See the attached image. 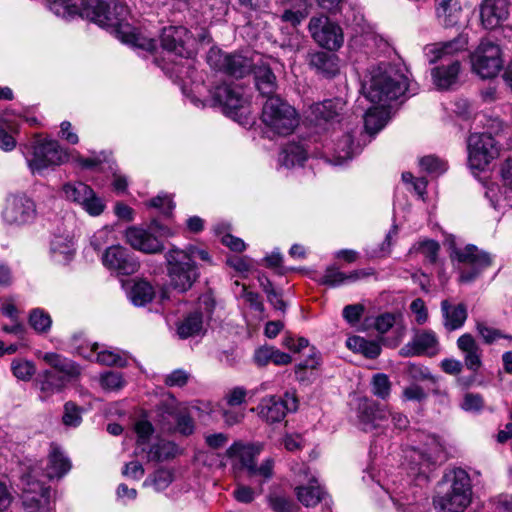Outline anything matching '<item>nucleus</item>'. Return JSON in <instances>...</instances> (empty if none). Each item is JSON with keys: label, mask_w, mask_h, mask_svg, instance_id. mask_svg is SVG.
I'll use <instances>...</instances> for the list:
<instances>
[{"label": "nucleus", "mask_w": 512, "mask_h": 512, "mask_svg": "<svg viewBox=\"0 0 512 512\" xmlns=\"http://www.w3.org/2000/svg\"><path fill=\"white\" fill-rule=\"evenodd\" d=\"M362 89L366 98L377 104L369 108L364 116L365 130L369 134H376L386 125L387 104L404 95L408 89V79L400 68L381 63L367 70Z\"/></svg>", "instance_id": "f257e3e1"}, {"label": "nucleus", "mask_w": 512, "mask_h": 512, "mask_svg": "<svg viewBox=\"0 0 512 512\" xmlns=\"http://www.w3.org/2000/svg\"><path fill=\"white\" fill-rule=\"evenodd\" d=\"M50 9L65 19L79 15L101 27L118 28L126 15L119 0H53Z\"/></svg>", "instance_id": "f03ea898"}, {"label": "nucleus", "mask_w": 512, "mask_h": 512, "mask_svg": "<svg viewBox=\"0 0 512 512\" xmlns=\"http://www.w3.org/2000/svg\"><path fill=\"white\" fill-rule=\"evenodd\" d=\"M467 46V37L459 35L451 41L432 43L424 47V56L430 64L438 61H448L446 64L441 63L431 71L433 83L438 89L447 90L458 83L461 63L454 57L465 51Z\"/></svg>", "instance_id": "7ed1b4c3"}, {"label": "nucleus", "mask_w": 512, "mask_h": 512, "mask_svg": "<svg viewBox=\"0 0 512 512\" xmlns=\"http://www.w3.org/2000/svg\"><path fill=\"white\" fill-rule=\"evenodd\" d=\"M441 488L446 491L434 498L435 507L441 512H461L471 502L472 488L469 474L461 469L455 468L444 474Z\"/></svg>", "instance_id": "20e7f679"}, {"label": "nucleus", "mask_w": 512, "mask_h": 512, "mask_svg": "<svg viewBox=\"0 0 512 512\" xmlns=\"http://www.w3.org/2000/svg\"><path fill=\"white\" fill-rule=\"evenodd\" d=\"M40 467L31 465L23 471L20 478L22 488V505L26 512H54L55 497L50 486L37 477Z\"/></svg>", "instance_id": "39448f33"}, {"label": "nucleus", "mask_w": 512, "mask_h": 512, "mask_svg": "<svg viewBox=\"0 0 512 512\" xmlns=\"http://www.w3.org/2000/svg\"><path fill=\"white\" fill-rule=\"evenodd\" d=\"M32 174H42L68 161L67 151L55 140L35 139L23 151Z\"/></svg>", "instance_id": "423d86ee"}, {"label": "nucleus", "mask_w": 512, "mask_h": 512, "mask_svg": "<svg viewBox=\"0 0 512 512\" xmlns=\"http://www.w3.org/2000/svg\"><path fill=\"white\" fill-rule=\"evenodd\" d=\"M262 121L273 133L286 136L298 126L296 110L280 97H269L263 105Z\"/></svg>", "instance_id": "0eeeda50"}, {"label": "nucleus", "mask_w": 512, "mask_h": 512, "mask_svg": "<svg viewBox=\"0 0 512 512\" xmlns=\"http://www.w3.org/2000/svg\"><path fill=\"white\" fill-rule=\"evenodd\" d=\"M261 450V445L245 444L237 441L227 449L226 455L235 461V466L245 469L249 477H261L262 484L273 476L274 461L268 458L260 466H256L255 461Z\"/></svg>", "instance_id": "6e6552de"}, {"label": "nucleus", "mask_w": 512, "mask_h": 512, "mask_svg": "<svg viewBox=\"0 0 512 512\" xmlns=\"http://www.w3.org/2000/svg\"><path fill=\"white\" fill-rule=\"evenodd\" d=\"M165 260L171 285L180 292L189 290L199 277L195 262L175 246L165 254Z\"/></svg>", "instance_id": "1a4fd4ad"}, {"label": "nucleus", "mask_w": 512, "mask_h": 512, "mask_svg": "<svg viewBox=\"0 0 512 512\" xmlns=\"http://www.w3.org/2000/svg\"><path fill=\"white\" fill-rule=\"evenodd\" d=\"M211 94L215 105L222 107L228 117L240 124H249V100L243 88L224 83L216 86Z\"/></svg>", "instance_id": "9d476101"}, {"label": "nucleus", "mask_w": 512, "mask_h": 512, "mask_svg": "<svg viewBox=\"0 0 512 512\" xmlns=\"http://www.w3.org/2000/svg\"><path fill=\"white\" fill-rule=\"evenodd\" d=\"M451 258L456 259L459 263V282L461 283L475 281L492 264L491 255L474 245L454 249Z\"/></svg>", "instance_id": "9b49d317"}, {"label": "nucleus", "mask_w": 512, "mask_h": 512, "mask_svg": "<svg viewBox=\"0 0 512 512\" xmlns=\"http://www.w3.org/2000/svg\"><path fill=\"white\" fill-rule=\"evenodd\" d=\"M390 418L397 429L401 430L408 426L409 421L402 413L391 412L368 399L360 400L358 405V421L363 431L369 432L377 427L385 426Z\"/></svg>", "instance_id": "f8f14e48"}, {"label": "nucleus", "mask_w": 512, "mask_h": 512, "mask_svg": "<svg viewBox=\"0 0 512 512\" xmlns=\"http://www.w3.org/2000/svg\"><path fill=\"white\" fill-rule=\"evenodd\" d=\"M208 64L215 70L236 77L243 78L255 66L254 59L242 54H227L217 48H211L207 54Z\"/></svg>", "instance_id": "ddd939ff"}, {"label": "nucleus", "mask_w": 512, "mask_h": 512, "mask_svg": "<svg viewBox=\"0 0 512 512\" xmlns=\"http://www.w3.org/2000/svg\"><path fill=\"white\" fill-rule=\"evenodd\" d=\"M473 71L481 78L495 77L503 66L501 51L497 44L484 40L471 56Z\"/></svg>", "instance_id": "4468645a"}, {"label": "nucleus", "mask_w": 512, "mask_h": 512, "mask_svg": "<svg viewBox=\"0 0 512 512\" xmlns=\"http://www.w3.org/2000/svg\"><path fill=\"white\" fill-rule=\"evenodd\" d=\"M3 221L8 225H24L36 217L35 202L24 193L9 194L1 212Z\"/></svg>", "instance_id": "2eb2a0df"}, {"label": "nucleus", "mask_w": 512, "mask_h": 512, "mask_svg": "<svg viewBox=\"0 0 512 512\" xmlns=\"http://www.w3.org/2000/svg\"><path fill=\"white\" fill-rule=\"evenodd\" d=\"M498 155L494 138L486 133H472L468 138V164L482 171Z\"/></svg>", "instance_id": "dca6fc26"}, {"label": "nucleus", "mask_w": 512, "mask_h": 512, "mask_svg": "<svg viewBox=\"0 0 512 512\" xmlns=\"http://www.w3.org/2000/svg\"><path fill=\"white\" fill-rule=\"evenodd\" d=\"M308 29L314 41L328 50H338L344 42L341 27L327 16H314L310 19Z\"/></svg>", "instance_id": "f3484780"}, {"label": "nucleus", "mask_w": 512, "mask_h": 512, "mask_svg": "<svg viewBox=\"0 0 512 512\" xmlns=\"http://www.w3.org/2000/svg\"><path fill=\"white\" fill-rule=\"evenodd\" d=\"M62 191L67 200L81 206L90 216H99L105 209L103 200L83 182H68L63 185Z\"/></svg>", "instance_id": "a211bd4d"}, {"label": "nucleus", "mask_w": 512, "mask_h": 512, "mask_svg": "<svg viewBox=\"0 0 512 512\" xmlns=\"http://www.w3.org/2000/svg\"><path fill=\"white\" fill-rule=\"evenodd\" d=\"M298 408V400L294 393L286 392L284 397L266 396L261 399L256 410L258 416L267 423L282 421L287 412H294Z\"/></svg>", "instance_id": "6ab92c4d"}, {"label": "nucleus", "mask_w": 512, "mask_h": 512, "mask_svg": "<svg viewBox=\"0 0 512 512\" xmlns=\"http://www.w3.org/2000/svg\"><path fill=\"white\" fill-rule=\"evenodd\" d=\"M441 451L442 447L435 437L429 438V443L424 451L412 449L409 455L410 474L424 481H428V474L431 472V467L437 461Z\"/></svg>", "instance_id": "aec40b11"}, {"label": "nucleus", "mask_w": 512, "mask_h": 512, "mask_svg": "<svg viewBox=\"0 0 512 512\" xmlns=\"http://www.w3.org/2000/svg\"><path fill=\"white\" fill-rule=\"evenodd\" d=\"M345 105L341 98L314 103L306 111V118L315 126L333 125L341 121Z\"/></svg>", "instance_id": "412c9836"}, {"label": "nucleus", "mask_w": 512, "mask_h": 512, "mask_svg": "<svg viewBox=\"0 0 512 512\" xmlns=\"http://www.w3.org/2000/svg\"><path fill=\"white\" fill-rule=\"evenodd\" d=\"M192 34L183 26L165 27L161 33V45L163 49L180 57H190L193 53Z\"/></svg>", "instance_id": "4be33fe9"}, {"label": "nucleus", "mask_w": 512, "mask_h": 512, "mask_svg": "<svg viewBox=\"0 0 512 512\" xmlns=\"http://www.w3.org/2000/svg\"><path fill=\"white\" fill-rule=\"evenodd\" d=\"M102 263L106 268L120 275L134 274L139 268V263L133 255L120 245L108 247L102 255Z\"/></svg>", "instance_id": "5701e85b"}, {"label": "nucleus", "mask_w": 512, "mask_h": 512, "mask_svg": "<svg viewBox=\"0 0 512 512\" xmlns=\"http://www.w3.org/2000/svg\"><path fill=\"white\" fill-rule=\"evenodd\" d=\"M440 349L439 340L432 330L417 331L412 340L401 347L399 354L403 357L435 356Z\"/></svg>", "instance_id": "b1692460"}, {"label": "nucleus", "mask_w": 512, "mask_h": 512, "mask_svg": "<svg viewBox=\"0 0 512 512\" xmlns=\"http://www.w3.org/2000/svg\"><path fill=\"white\" fill-rule=\"evenodd\" d=\"M126 242L135 250L147 254L160 253L164 249L163 242L158 239V236L153 234L150 226L148 229H143L136 226H131L125 231Z\"/></svg>", "instance_id": "393cba45"}, {"label": "nucleus", "mask_w": 512, "mask_h": 512, "mask_svg": "<svg viewBox=\"0 0 512 512\" xmlns=\"http://www.w3.org/2000/svg\"><path fill=\"white\" fill-rule=\"evenodd\" d=\"M215 307L214 300L205 295L199 299V308L204 309V313H200L198 311L189 314L179 325L177 328V333L180 338L186 339L188 337H192L197 335L202 330L203 317L209 319L213 313Z\"/></svg>", "instance_id": "a878e982"}, {"label": "nucleus", "mask_w": 512, "mask_h": 512, "mask_svg": "<svg viewBox=\"0 0 512 512\" xmlns=\"http://www.w3.org/2000/svg\"><path fill=\"white\" fill-rule=\"evenodd\" d=\"M458 350L463 355L466 368L477 373L483 366V350L470 333L462 334L456 341Z\"/></svg>", "instance_id": "bb28decb"}, {"label": "nucleus", "mask_w": 512, "mask_h": 512, "mask_svg": "<svg viewBox=\"0 0 512 512\" xmlns=\"http://www.w3.org/2000/svg\"><path fill=\"white\" fill-rule=\"evenodd\" d=\"M507 0H484L480 8V18L484 28L494 29L508 18Z\"/></svg>", "instance_id": "cd10ccee"}, {"label": "nucleus", "mask_w": 512, "mask_h": 512, "mask_svg": "<svg viewBox=\"0 0 512 512\" xmlns=\"http://www.w3.org/2000/svg\"><path fill=\"white\" fill-rule=\"evenodd\" d=\"M373 272L371 270H354L349 273H344L334 266L326 268L323 276L318 280L319 284L329 286L332 288L339 287L341 285L355 283L361 279H364Z\"/></svg>", "instance_id": "c85d7f7f"}, {"label": "nucleus", "mask_w": 512, "mask_h": 512, "mask_svg": "<svg viewBox=\"0 0 512 512\" xmlns=\"http://www.w3.org/2000/svg\"><path fill=\"white\" fill-rule=\"evenodd\" d=\"M441 314L444 328L451 332L462 328L467 320L468 312L464 303L452 304L449 300L441 301Z\"/></svg>", "instance_id": "c756f323"}, {"label": "nucleus", "mask_w": 512, "mask_h": 512, "mask_svg": "<svg viewBox=\"0 0 512 512\" xmlns=\"http://www.w3.org/2000/svg\"><path fill=\"white\" fill-rule=\"evenodd\" d=\"M302 471L307 477V484H302L295 488L297 499L306 507H315L324 499L325 491L318 484L315 476L308 477V468H303Z\"/></svg>", "instance_id": "7c9ffc66"}, {"label": "nucleus", "mask_w": 512, "mask_h": 512, "mask_svg": "<svg viewBox=\"0 0 512 512\" xmlns=\"http://www.w3.org/2000/svg\"><path fill=\"white\" fill-rule=\"evenodd\" d=\"M52 258L59 263H66L75 254L74 237L70 232L55 234L50 243Z\"/></svg>", "instance_id": "2f4dec72"}, {"label": "nucleus", "mask_w": 512, "mask_h": 512, "mask_svg": "<svg viewBox=\"0 0 512 512\" xmlns=\"http://www.w3.org/2000/svg\"><path fill=\"white\" fill-rule=\"evenodd\" d=\"M309 64L319 74L334 77L339 72V58L335 54L316 52L310 55Z\"/></svg>", "instance_id": "473e14b6"}, {"label": "nucleus", "mask_w": 512, "mask_h": 512, "mask_svg": "<svg viewBox=\"0 0 512 512\" xmlns=\"http://www.w3.org/2000/svg\"><path fill=\"white\" fill-rule=\"evenodd\" d=\"M45 363L55 369V372L70 379L78 377L81 373L79 365L60 354L48 352L42 356Z\"/></svg>", "instance_id": "72a5a7b5"}, {"label": "nucleus", "mask_w": 512, "mask_h": 512, "mask_svg": "<svg viewBox=\"0 0 512 512\" xmlns=\"http://www.w3.org/2000/svg\"><path fill=\"white\" fill-rule=\"evenodd\" d=\"M252 71L254 72L255 84L259 92L268 98L274 97L276 77L272 70L265 65L257 66L255 64Z\"/></svg>", "instance_id": "f704fd0d"}, {"label": "nucleus", "mask_w": 512, "mask_h": 512, "mask_svg": "<svg viewBox=\"0 0 512 512\" xmlns=\"http://www.w3.org/2000/svg\"><path fill=\"white\" fill-rule=\"evenodd\" d=\"M71 469L70 461L56 447L52 448L46 466V476L49 479L61 478Z\"/></svg>", "instance_id": "c9c22d12"}, {"label": "nucleus", "mask_w": 512, "mask_h": 512, "mask_svg": "<svg viewBox=\"0 0 512 512\" xmlns=\"http://www.w3.org/2000/svg\"><path fill=\"white\" fill-rule=\"evenodd\" d=\"M71 379L52 370L44 371L39 378V388L45 396L58 393L63 390Z\"/></svg>", "instance_id": "e433bc0d"}, {"label": "nucleus", "mask_w": 512, "mask_h": 512, "mask_svg": "<svg viewBox=\"0 0 512 512\" xmlns=\"http://www.w3.org/2000/svg\"><path fill=\"white\" fill-rule=\"evenodd\" d=\"M307 159V151L301 144L289 143L287 144L279 155V164L286 167L292 168L295 166H301Z\"/></svg>", "instance_id": "4c0bfd02"}, {"label": "nucleus", "mask_w": 512, "mask_h": 512, "mask_svg": "<svg viewBox=\"0 0 512 512\" xmlns=\"http://www.w3.org/2000/svg\"><path fill=\"white\" fill-rule=\"evenodd\" d=\"M346 346L355 353H360L366 358L374 359L380 355V345L361 336H351L346 340Z\"/></svg>", "instance_id": "58836bf2"}, {"label": "nucleus", "mask_w": 512, "mask_h": 512, "mask_svg": "<svg viewBox=\"0 0 512 512\" xmlns=\"http://www.w3.org/2000/svg\"><path fill=\"white\" fill-rule=\"evenodd\" d=\"M154 296V288L145 280L135 281L128 292V297L135 306H145L152 301Z\"/></svg>", "instance_id": "ea45409f"}, {"label": "nucleus", "mask_w": 512, "mask_h": 512, "mask_svg": "<svg viewBox=\"0 0 512 512\" xmlns=\"http://www.w3.org/2000/svg\"><path fill=\"white\" fill-rule=\"evenodd\" d=\"M178 453V447L175 443L161 440L150 447L147 452L149 461H165L174 458Z\"/></svg>", "instance_id": "a19ab883"}, {"label": "nucleus", "mask_w": 512, "mask_h": 512, "mask_svg": "<svg viewBox=\"0 0 512 512\" xmlns=\"http://www.w3.org/2000/svg\"><path fill=\"white\" fill-rule=\"evenodd\" d=\"M355 153L356 147L354 146L353 137L350 133H346L334 147L336 164H342L344 161L351 159Z\"/></svg>", "instance_id": "79ce46f5"}, {"label": "nucleus", "mask_w": 512, "mask_h": 512, "mask_svg": "<svg viewBox=\"0 0 512 512\" xmlns=\"http://www.w3.org/2000/svg\"><path fill=\"white\" fill-rule=\"evenodd\" d=\"M173 481V473L168 469H159L144 482V487H153L157 492L165 490Z\"/></svg>", "instance_id": "37998d69"}, {"label": "nucleus", "mask_w": 512, "mask_h": 512, "mask_svg": "<svg viewBox=\"0 0 512 512\" xmlns=\"http://www.w3.org/2000/svg\"><path fill=\"white\" fill-rule=\"evenodd\" d=\"M29 324L37 333L45 334L51 328L52 319L43 309L35 308L29 314Z\"/></svg>", "instance_id": "c03bdc74"}, {"label": "nucleus", "mask_w": 512, "mask_h": 512, "mask_svg": "<svg viewBox=\"0 0 512 512\" xmlns=\"http://www.w3.org/2000/svg\"><path fill=\"white\" fill-rule=\"evenodd\" d=\"M71 348L76 354L83 358L94 361V356L96 350L99 349V346L97 343H87L81 338V336L74 335L71 339Z\"/></svg>", "instance_id": "a18cd8bd"}, {"label": "nucleus", "mask_w": 512, "mask_h": 512, "mask_svg": "<svg viewBox=\"0 0 512 512\" xmlns=\"http://www.w3.org/2000/svg\"><path fill=\"white\" fill-rule=\"evenodd\" d=\"M13 375L22 381H28L35 374L36 368L33 362L25 359H14L11 363Z\"/></svg>", "instance_id": "49530a36"}, {"label": "nucleus", "mask_w": 512, "mask_h": 512, "mask_svg": "<svg viewBox=\"0 0 512 512\" xmlns=\"http://www.w3.org/2000/svg\"><path fill=\"white\" fill-rule=\"evenodd\" d=\"M94 361L107 366H120L126 365V360L120 355L119 352L110 349L96 350Z\"/></svg>", "instance_id": "de8ad7c7"}, {"label": "nucleus", "mask_w": 512, "mask_h": 512, "mask_svg": "<svg viewBox=\"0 0 512 512\" xmlns=\"http://www.w3.org/2000/svg\"><path fill=\"white\" fill-rule=\"evenodd\" d=\"M372 393L383 400L387 399L391 392V382L389 377L384 373H378L373 376L372 381Z\"/></svg>", "instance_id": "09e8293b"}, {"label": "nucleus", "mask_w": 512, "mask_h": 512, "mask_svg": "<svg viewBox=\"0 0 512 512\" xmlns=\"http://www.w3.org/2000/svg\"><path fill=\"white\" fill-rule=\"evenodd\" d=\"M82 421L81 408L73 402H66L62 422L67 427H77Z\"/></svg>", "instance_id": "8fccbe9b"}, {"label": "nucleus", "mask_w": 512, "mask_h": 512, "mask_svg": "<svg viewBox=\"0 0 512 512\" xmlns=\"http://www.w3.org/2000/svg\"><path fill=\"white\" fill-rule=\"evenodd\" d=\"M419 164L424 171L435 176L441 175L447 170L446 163L432 155L421 158Z\"/></svg>", "instance_id": "3c124183"}, {"label": "nucleus", "mask_w": 512, "mask_h": 512, "mask_svg": "<svg viewBox=\"0 0 512 512\" xmlns=\"http://www.w3.org/2000/svg\"><path fill=\"white\" fill-rule=\"evenodd\" d=\"M100 384L103 389L114 391L124 386V380L121 373L109 371L101 375Z\"/></svg>", "instance_id": "603ef678"}, {"label": "nucleus", "mask_w": 512, "mask_h": 512, "mask_svg": "<svg viewBox=\"0 0 512 512\" xmlns=\"http://www.w3.org/2000/svg\"><path fill=\"white\" fill-rule=\"evenodd\" d=\"M399 505L402 512H426L428 499L424 494L419 495L415 502L410 501L408 497H404L399 500Z\"/></svg>", "instance_id": "864d4df0"}, {"label": "nucleus", "mask_w": 512, "mask_h": 512, "mask_svg": "<svg viewBox=\"0 0 512 512\" xmlns=\"http://www.w3.org/2000/svg\"><path fill=\"white\" fill-rule=\"evenodd\" d=\"M461 12H462V10H461L460 5H454V6H450V8L448 10H445L444 14L442 11L436 15H437L439 22L443 26L454 27L459 23Z\"/></svg>", "instance_id": "5fc2aeb1"}, {"label": "nucleus", "mask_w": 512, "mask_h": 512, "mask_svg": "<svg viewBox=\"0 0 512 512\" xmlns=\"http://www.w3.org/2000/svg\"><path fill=\"white\" fill-rule=\"evenodd\" d=\"M476 330L486 344H491L498 338L512 339V336L504 335L500 330L489 327L483 322L476 323Z\"/></svg>", "instance_id": "6e6d98bb"}, {"label": "nucleus", "mask_w": 512, "mask_h": 512, "mask_svg": "<svg viewBox=\"0 0 512 512\" xmlns=\"http://www.w3.org/2000/svg\"><path fill=\"white\" fill-rule=\"evenodd\" d=\"M135 432L137 434L138 449L141 448L144 451L145 449L142 446L147 443L154 432V428L150 422L141 420L135 424Z\"/></svg>", "instance_id": "4d7b16f0"}, {"label": "nucleus", "mask_w": 512, "mask_h": 512, "mask_svg": "<svg viewBox=\"0 0 512 512\" xmlns=\"http://www.w3.org/2000/svg\"><path fill=\"white\" fill-rule=\"evenodd\" d=\"M122 41L135 47H139L145 50H154L156 44L153 39H147L141 37L135 33L123 32Z\"/></svg>", "instance_id": "13d9d810"}, {"label": "nucleus", "mask_w": 512, "mask_h": 512, "mask_svg": "<svg viewBox=\"0 0 512 512\" xmlns=\"http://www.w3.org/2000/svg\"><path fill=\"white\" fill-rule=\"evenodd\" d=\"M407 373L414 381H431L436 382V378L430 373L429 369L419 364H409Z\"/></svg>", "instance_id": "bf43d9fd"}, {"label": "nucleus", "mask_w": 512, "mask_h": 512, "mask_svg": "<svg viewBox=\"0 0 512 512\" xmlns=\"http://www.w3.org/2000/svg\"><path fill=\"white\" fill-rule=\"evenodd\" d=\"M410 311L415 316V321L418 325H423L428 321V309L423 299H414L410 304Z\"/></svg>", "instance_id": "052dcab7"}, {"label": "nucleus", "mask_w": 512, "mask_h": 512, "mask_svg": "<svg viewBox=\"0 0 512 512\" xmlns=\"http://www.w3.org/2000/svg\"><path fill=\"white\" fill-rule=\"evenodd\" d=\"M484 406L483 397L477 393H467L463 398L461 408L468 412H479Z\"/></svg>", "instance_id": "680f3d73"}, {"label": "nucleus", "mask_w": 512, "mask_h": 512, "mask_svg": "<svg viewBox=\"0 0 512 512\" xmlns=\"http://www.w3.org/2000/svg\"><path fill=\"white\" fill-rule=\"evenodd\" d=\"M190 378V374L183 369H176L167 374L164 383L169 387H182Z\"/></svg>", "instance_id": "e2e57ef3"}, {"label": "nucleus", "mask_w": 512, "mask_h": 512, "mask_svg": "<svg viewBox=\"0 0 512 512\" xmlns=\"http://www.w3.org/2000/svg\"><path fill=\"white\" fill-rule=\"evenodd\" d=\"M365 311L364 305L352 304L343 308L342 316L349 324H356L360 321Z\"/></svg>", "instance_id": "0e129e2a"}, {"label": "nucleus", "mask_w": 512, "mask_h": 512, "mask_svg": "<svg viewBox=\"0 0 512 512\" xmlns=\"http://www.w3.org/2000/svg\"><path fill=\"white\" fill-rule=\"evenodd\" d=\"M149 205L159 209L165 215H169L175 206L171 197L167 194H160L152 198Z\"/></svg>", "instance_id": "69168bd1"}, {"label": "nucleus", "mask_w": 512, "mask_h": 512, "mask_svg": "<svg viewBox=\"0 0 512 512\" xmlns=\"http://www.w3.org/2000/svg\"><path fill=\"white\" fill-rule=\"evenodd\" d=\"M261 492V487L259 488L258 491H256L248 486L238 485L236 489L233 491V495L238 502L247 504L251 503L255 499L256 494H259Z\"/></svg>", "instance_id": "338daca9"}, {"label": "nucleus", "mask_w": 512, "mask_h": 512, "mask_svg": "<svg viewBox=\"0 0 512 512\" xmlns=\"http://www.w3.org/2000/svg\"><path fill=\"white\" fill-rule=\"evenodd\" d=\"M493 512H512V494H500L493 500Z\"/></svg>", "instance_id": "774afa93"}]
</instances>
